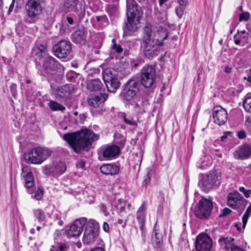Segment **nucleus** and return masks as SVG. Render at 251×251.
<instances>
[{"label":"nucleus","instance_id":"f8f14e48","mask_svg":"<svg viewBox=\"0 0 251 251\" xmlns=\"http://www.w3.org/2000/svg\"><path fill=\"white\" fill-rule=\"evenodd\" d=\"M212 245V240L207 234L201 233L197 236L195 242L197 251H210Z\"/></svg>","mask_w":251,"mask_h":251},{"label":"nucleus","instance_id":"69168bd1","mask_svg":"<svg viewBox=\"0 0 251 251\" xmlns=\"http://www.w3.org/2000/svg\"><path fill=\"white\" fill-rule=\"evenodd\" d=\"M168 0H159L160 5H162L163 3L167 1Z\"/></svg>","mask_w":251,"mask_h":251},{"label":"nucleus","instance_id":"20e7f679","mask_svg":"<svg viewBox=\"0 0 251 251\" xmlns=\"http://www.w3.org/2000/svg\"><path fill=\"white\" fill-rule=\"evenodd\" d=\"M51 152L48 148H34L26 151L25 159L28 163L41 164L51 155Z\"/></svg>","mask_w":251,"mask_h":251},{"label":"nucleus","instance_id":"f03ea898","mask_svg":"<svg viewBox=\"0 0 251 251\" xmlns=\"http://www.w3.org/2000/svg\"><path fill=\"white\" fill-rule=\"evenodd\" d=\"M163 43L158 42L152 34L151 26L146 25L143 29L142 38L141 40V48L145 57L151 59L157 56L160 52V48Z\"/></svg>","mask_w":251,"mask_h":251},{"label":"nucleus","instance_id":"4468645a","mask_svg":"<svg viewBox=\"0 0 251 251\" xmlns=\"http://www.w3.org/2000/svg\"><path fill=\"white\" fill-rule=\"evenodd\" d=\"M64 8L67 12L74 11L79 16L84 14L85 8L83 4V0H66Z\"/></svg>","mask_w":251,"mask_h":251},{"label":"nucleus","instance_id":"0e129e2a","mask_svg":"<svg viewBox=\"0 0 251 251\" xmlns=\"http://www.w3.org/2000/svg\"><path fill=\"white\" fill-rule=\"evenodd\" d=\"M118 65L120 66L121 65L123 66V68L125 69L127 67V64L126 63L124 64L123 62H120Z\"/></svg>","mask_w":251,"mask_h":251},{"label":"nucleus","instance_id":"f704fd0d","mask_svg":"<svg viewBox=\"0 0 251 251\" xmlns=\"http://www.w3.org/2000/svg\"><path fill=\"white\" fill-rule=\"evenodd\" d=\"M124 122L127 125L130 126H136L137 125V121L133 117L128 114L123 116Z\"/></svg>","mask_w":251,"mask_h":251},{"label":"nucleus","instance_id":"9d476101","mask_svg":"<svg viewBox=\"0 0 251 251\" xmlns=\"http://www.w3.org/2000/svg\"><path fill=\"white\" fill-rule=\"evenodd\" d=\"M87 219L81 218L75 220L70 226L66 227V235L68 237L79 236L82 233Z\"/></svg>","mask_w":251,"mask_h":251},{"label":"nucleus","instance_id":"09e8293b","mask_svg":"<svg viewBox=\"0 0 251 251\" xmlns=\"http://www.w3.org/2000/svg\"><path fill=\"white\" fill-rule=\"evenodd\" d=\"M113 49L116 50L117 53H121L123 51V49L120 45H118L114 43L113 45Z\"/></svg>","mask_w":251,"mask_h":251},{"label":"nucleus","instance_id":"13d9d810","mask_svg":"<svg viewBox=\"0 0 251 251\" xmlns=\"http://www.w3.org/2000/svg\"><path fill=\"white\" fill-rule=\"evenodd\" d=\"M14 2H15V0H12V3L10 4V6L9 7L8 11V14H9L13 10V9L14 8Z\"/></svg>","mask_w":251,"mask_h":251},{"label":"nucleus","instance_id":"c756f323","mask_svg":"<svg viewBox=\"0 0 251 251\" xmlns=\"http://www.w3.org/2000/svg\"><path fill=\"white\" fill-rule=\"evenodd\" d=\"M94 61L88 62L85 66V69L88 72L89 76H93L94 75L99 74L100 73V69L97 67H92Z\"/></svg>","mask_w":251,"mask_h":251},{"label":"nucleus","instance_id":"37998d69","mask_svg":"<svg viewBox=\"0 0 251 251\" xmlns=\"http://www.w3.org/2000/svg\"><path fill=\"white\" fill-rule=\"evenodd\" d=\"M151 173H148V174L144 176V180L143 181V185L146 186L151 181Z\"/></svg>","mask_w":251,"mask_h":251},{"label":"nucleus","instance_id":"8fccbe9b","mask_svg":"<svg viewBox=\"0 0 251 251\" xmlns=\"http://www.w3.org/2000/svg\"><path fill=\"white\" fill-rule=\"evenodd\" d=\"M231 212V210L228 208H225L223 210L222 214H221L220 216H226L229 214Z\"/></svg>","mask_w":251,"mask_h":251},{"label":"nucleus","instance_id":"338daca9","mask_svg":"<svg viewBox=\"0 0 251 251\" xmlns=\"http://www.w3.org/2000/svg\"><path fill=\"white\" fill-rule=\"evenodd\" d=\"M128 221V217H127V218L125 220V222H124V224L122 225V227H125L126 226V222H127Z\"/></svg>","mask_w":251,"mask_h":251},{"label":"nucleus","instance_id":"b1692460","mask_svg":"<svg viewBox=\"0 0 251 251\" xmlns=\"http://www.w3.org/2000/svg\"><path fill=\"white\" fill-rule=\"evenodd\" d=\"M72 41L76 44H84L86 40L84 29L82 28L76 30L72 34Z\"/></svg>","mask_w":251,"mask_h":251},{"label":"nucleus","instance_id":"de8ad7c7","mask_svg":"<svg viewBox=\"0 0 251 251\" xmlns=\"http://www.w3.org/2000/svg\"><path fill=\"white\" fill-rule=\"evenodd\" d=\"M35 54L36 56L35 59H36V60L39 59V60H40L42 58H44V59H45V58L47 56H49L48 53L43 54V53H42H42L40 52L39 53H35Z\"/></svg>","mask_w":251,"mask_h":251},{"label":"nucleus","instance_id":"473e14b6","mask_svg":"<svg viewBox=\"0 0 251 251\" xmlns=\"http://www.w3.org/2000/svg\"><path fill=\"white\" fill-rule=\"evenodd\" d=\"M126 205V202L124 201L122 199H119L114 204V206L120 212H123L125 210V207Z\"/></svg>","mask_w":251,"mask_h":251},{"label":"nucleus","instance_id":"7c9ffc66","mask_svg":"<svg viewBox=\"0 0 251 251\" xmlns=\"http://www.w3.org/2000/svg\"><path fill=\"white\" fill-rule=\"evenodd\" d=\"M48 105L52 111H63L65 109L63 105L52 100H50Z\"/></svg>","mask_w":251,"mask_h":251},{"label":"nucleus","instance_id":"a19ab883","mask_svg":"<svg viewBox=\"0 0 251 251\" xmlns=\"http://www.w3.org/2000/svg\"><path fill=\"white\" fill-rule=\"evenodd\" d=\"M50 251H67V250L64 245L57 244L52 246Z\"/></svg>","mask_w":251,"mask_h":251},{"label":"nucleus","instance_id":"c03bdc74","mask_svg":"<svg viewBox=\"0 0 251 251\" xmlns=\"http://www.w3.org/2000/svg\"><path fill=\"white\" fill-rule=\"evenodd\" d=\"M240 191L243 192L246 198H249L251 194V190H246L243 187H241L239 188Z\"/></svg>","mask_w":251,"mask_h":251},{"label":"nucleus","instance_id":"680f3d73","mask_svg":"<svg viewBox=\"0 0 251 251\" xmlns=\"http://www.w3.org/2000/svg\"><path fill=\"white\" fill-rule=\"evenodd\" d=\"M231 68L230 67H229L228 66L226 67L225 69V72L227 74L230 73L231 72Z\"/></svg>","mask_w":251,"mask_h":251},{"label":"nucleus","instance_id":"1a4fd4ad","mask_svg":"<svg viewBox=\"0 0 251 251\" xmlns=\"http://www.w3.org/2000/svg\"><path fill=\"white\" fill-rule=\"evenodd\" d=\"M99 235V227L97 223L94 220H90L84 230L83 241L89 244L95 241Z\"/></svg>","mask_w":251,"mask_h":251},{"label":"nucleus","instance_id":"ea45409f","mask_svg":"<svg viewBox=\"0 0 251 251\" xmlns=\"http://www.w3.org/2000/svg\"><path fill=\"white\" fill-rule=\"evenodd\" d=\"M176 13L178 18H181L184 13H187V7L179 6L176 9Z\"/></svg>","mask_w":251,"mask_h":251},{"label":"nucleus","instance_id":"774afa93","mask_svg":"<svg viewBox=\"0 0 251 251\" xmlns=\"http://www.w3.org/2000/svg\"><path fill=\"white\" fill-rule=\"evenodd\" d=\"M123 223H124V221L122 219H118L117 222V224H120V225L122 224Z\"/></svg>","mask_w":251,"mask_h":251},{"label":"nucleus","instance_id":"58836bf2","mask_svg":"<svg viewBox=\"0 0 251 251\" xmlns=\"http://www.w3.org/2000/svg\"><path fill=\"white\" fill-rule=\"evenodd\" d=\"M118 8L116 5L109 4L107 6V12L109 16H116L118 13Z\"/></svg>","mask_w":251,"mask_h":251},{"label":"nucleus","instance_id":"3c124183","mask_svg":"<svg viewBox=\"0 0 251 251\" xmlns=\"http://www.w3.org/2000/svg\"><path fill=\"white\" fill-rule=\"evenodd\" d=\"M179 4V6L186 7L188 4V2L187 0H177Z\"/></svg>","mask_w":251,"mask_h":251},{"label":"nucleus","instance_id":"ddd939ff","mask_svg":"<svg viewBox=\"0 0 251 251\" xmlns=\"http://www.w3.org/2000/svg\"><path fill=\"white\" fill-rule=\"evenodd\" d=\"M71 44L67 40H61L55 44L53 47L55 55L58 58L66 57L71 50Z\"/></svg>","mask_w":251,"mask_h":251},{"label":"nucleus","instance_id":"a878e982","mask_svg":"<svg viewBox=\"0 0 251 251\" xmlns=\"http://www.w3.org/2000/svg\"><path fill=\"white\" fill-rule=\"evenodd\" d=\"M209 175H205L200 181L199 185L204 191H208L213 187Z\"/></svg>","mask_w":251,"mask_h":251},{"label":"nucleus","instance_id":"aec40b11","mask_svg":"<svg viewBox=\"0 0 251 251\" xmlns=\"http://www.w3.org/2000/svg\"><path fill=\"white\" fill-rule=\"evenodd\" d=\"M251 154V148L248 144L240 146L234 152V156L237 159H245Z\"/></svg>","mask_w":251,"mask_h":251},{"label":"nucleus","instance_id":"6e6d98bb","mask_svg":"<svg viewBox=\"0 0 251 251\" xmlns=\"http://www.w3.org/2000/svg\"><path fill=\"white\" fill-rule=\"evenodd\" d=\"M85 162L84 160H80L77 164V166L82 169L84 168L85 167Z\"/></svg>","mask_w":251,"mask_h":251},{"label":"nucleus","instance_id":"e433bc0d","mask_svg":"<svg viewBox=\"0 0 251 251\" xmlns=\"http://www.w3.org/2000/svg\"><path fill=\"white\" fill-rule=\"evenodd\" d=\"M243 106L246 111L251 113V96H247L245 98Z\"/></svg>","mask_w":251,"mask_h":251},{"label":"nucleus","instance_id":"2eb2a0df","mask_svg":"<svg viewBox=\"0 0 251 251\" xmlns=\"http://www.w3.org/2000/svg\"><path fill=\"white\" fill-rule=\"evenodd\" d=\"M246 200L238 192L230 193L228 196L227 204L234 209H243L245 207Z\"/></svg>","mask_w":251,"mask_h":251},{"label":"nucleus","instance_id":"393cba45","mask_svg":"<svg viewBox=\"0 0 251 251\" xmlns=\"http://www.w3.org/2000/svg\"><path fill=\"white\" fill-rule=\"evenodd\" d=\"M120 152V148L116 145H112L107 147L103 152V156L106 158L115 157Z\"/></svg>","mask_w":251,"mask_h":251},{"label":"nucleus","instance_id":"4be33fe9","mask_svg":"<svg viewBox=\"0 0 251 251\" xmlns=\"http://www.w3.org/2000/svg\"><path fill=\"white\" fill-rule=\"evenodd\" d=\"M43 66L47 71L49 72L58 68L59 64L53 57L49 56L44 59Z\"/></svg>","mask_w":251,"mask_h":251},{"label":"nucleus","instance_id":"a211bd4d","mask_svg":"<svg viewBox=\"0 0 251 251\" xmlns=\"http://www.w3.org/2000/svg\"><path fill=\"white\" fill-rule=\"evenodd\" d=\"M234 239L232 238L221 237L219 239V242L226 251H244L242 249L234 245Z\"/></svg>","mask_w":251,"mask_h":251},{"label":"nucleus","instance_id":"f257e3e1","mask_svg":"<svg viewBox=\"0 0 251 251\" xmlns=\"http://www.w3.org/2000/svg\"><path fill=\"white\" fill-rule=\"evenodd\" d=\"M98 138V135L88 129H82L73 133H66L63 135L64 139L68 142L74 151L77 153L88 151L92 142Z\"/></svg>","mask_w":251,"mask_h":251},{"label":"nucleus","instance_id":"cd10ccee","mask_svg":"<svg viewBox=\"0 0 251 251\" xmlns=\"http://www.w3.org/2000/svg\"><path fill=\"white\" fill-rule=\"evenodd\" d=\"M146 209V205L144 203L140 206L137 211V218L141 225H144L145 221Z\"/></svg>","mask_w":251,"mask_h":251},{"label":"nucleus","instance_id":"5701e85b","mask_svg":"<svg viewBox=\"0 0 251 251\" xmlns=\"http://www.w3.org/2000/svg\"><path fill=\"white\" fill-rule=\"evenodd\" d=\"M101 173L106 175H115L119 172V168L115 165L108 164L101 166L100 168Z\"/></svg>","mask_w":251,"mask_h":251},{"label":"nucleus","instance_id":"bb28decb","mask_svg":"<svg viewBox=\"0 0 251 251\" xmlns=\"http://www.w3.org/2000/svg\"><path fill=\"white\" fill-rule=\"evenodd\" d=\"M154 235L152 236V242L156 247H160V244L162 241V234L159 232V226L156 223L154 226Z\"/></svg>","mask_w":251,"mask_h":251},{"label":"nucleus","instance_id":"c85d7f7f","mask_svg":"<svg viewBox=\"0 0 251 251\" xmlns=\"http://www.w3.org/2000/svg\"><path fill=\"white\" fill-rule=\"evenodd\" d=\"M102 86V83L99 79H95L88 82L87 87L91 91H98L100 90Z\"/></svg>","mask_w":251,"mask_h":251},{"label":"nucleus","instance_id":"bf43d9fd","mask_svg":"<svg viewBox=\"0 0 251 251\" xmlns=\"http://www.w3.org/2000/svg\"><path fill=\"white\" fill-rule=\"evenodd\" d=\"M96 19L98 22L103 21L106 20V17L105 16H97Z\"/></svg>","mask_w":251,"mask_h":251},{"label":"nucleus","instance_id":"4c0bfd02","mask_svg":"<svg viewBox=\"0 0 251 251\" xmlns=\"http://www.w3.org/2000/svg\"><path fill=\"white\" fill-rule=\"evenodd\" d=\"M35 217L39 221L44 222L46 220V216L44 212L41 209H36L34 211Z\"/></svg>","mask_w":251,"mask_h":251},{"label":"nucleus","instance_id":"e2e57ef3","mask_svg":"<svg viewBox=\"0 0 251 251\" xmlns=\"http://www.w3.org/2000/svg\"><path fill=\"white\" fill-rule=\"evenodd\" d=\"M91 251H105L104 250L100 247L96 248L92 250Z\"/></svg>","mask_w":251,"mask_h":251},{"label":"nucleus","instance_id":"423d86ee","mask_svg":"<svg viewBox=\"0 0 251 251\" xmlns=\"http://www.w3.org/2000/svg\"><path fill=\"white\" fill-rule=\"evenodd\" d=\"M117 75L116 71L113 69L107 68L103 71V79L109 92L114 93L119 88L120 82Z\"/></svg>","mask_w":251,"mask_h":251},{"label":"nucleus","instance_id":"2f4dec72","mask_svg":"<svg viewBox=\"0 0 251 251\" xmlns=\"http://www.w3.org/2000/svg\"><path fill=\"white\" fill-rule=\"evenodd\" d=\"M209 177H210V179L211 180V182L212 184V186H217L220 184L221 181V176L220 174L217 173H211L209 175Z\"/></svg>","mask_w":251,"mask_h":251},{"label":"nucleus","instance_id":"603ef678","mask_svg":"<svg viewBox=\"0 0 251 251\" xmlns=\"http://www.w3.org/2000/svg\"><path fill=\"white\" fill-rule=\"evenodd\" d=\"M140 229L142 231L141 236L143 239L145 240L146 237V230L145 229V227L144 225H141Z\"/></svg>","mask_w":251,"mask_h":251},{"label":"nucleus","instance_id":"a18cd8bd","mask_svg":"<svg viewBox=\"0 0 251 251\" xmlns=\"http://www.w3.org/2000/svg\"><path fill=\"white\" fill-rule=\"evenodd\" d=\"M250 18V14L248 12L243 13L240 14L239 17L240 21H247Z\"/></svg>","mask_w":251,"mask_h":251},{"label":"nucleus","instance_id":"7ed1b4c3","mask_svg":"<svg viewBox=\"0 0 251 251\" xmlns=\"http://www.w3.org/2000/svg\"><path fill=\"white\" fill-rule=\"evenodd\" d=\"M126 6L127 22L124 27V35L128 36L138 29L143 12L133 0H127Z\"/></svg>","mask_w":251,"mask_h":251},{"label":"nucleus","instance_id":"79ce46f5","mask_svg":"<svg viewBox=\"0 0 251 251\" xmlns=\"http://www.w3.org/2000/svg\"><path fill=\"white\" fill-rule=\"evenodd\" d=\"M99 207L100 211L104 214L105 216H108L109 215V212L107 211L105 204L101 203L99 205Z\"/></svg>","mask_w":251,"mask_h":251},{"label":"nucleus","instance_id":"5fc2aeb1","mask_svg":"<svg viewBox=\"0 0 251 251\" xmlns=\"http://www.w3.org/2000/svg\"><path fill=\"white\" fill-rule=\"evenodd\" d=\"M102 228L104 231L108 232L109 230V225L107 223L104 222L102 226Z\"/></svg>","mask_w":251,"mask_h":251},{"label":"nucleus","instance_id":"052dcab7","mask_svg":"<svg viewBox=\"0 0 251 251\" xmlns=\"http://www.w3.org/2000/svg\"><path fill=\"white\" fill-rule=\"evenodd\" d=\"M66 19H67V21L68 23L70 25L73 24V23H74V20H73V19L72 18L70 17H67Z\"/></svg>","mask_w":251,"mask_h":251},{"label":"nucleus","instance_id":"864d4df0","mask_svg":"<svg viewBox=\"0 0 251 251\" xmlns=\"http://www.w3.org/2000/svg\"><path fill=\"white\" fill-rule=\"evenodd\" d=\"M238 136L240 139H244L246 137V134L244 131L241 130L238 133Z\"/></svg>","mask_w":251,"mask_h":251},{"label":"nucleus","instance_id":"f3484780","mask_svg":"<svg viewBox=\"0 0 251 251\" xmlns=\"http://www.w3.org/2000/svg\"><path fill=\"white\" fill-rule=\"evenodd\" d=\"M21 177L24 181L25 186L27 189H29L33 187L34 178L30 167L25 166L22 168Z\"/></svg>","mask_w":251,"mask_h":251},{"label":"nucleus","instance_id":"dca6fc26","mask_svg":"<svg viewBox=\"0 0 251 251\" xmlns=\"http://www.w3.org/2000/svg\"><path fill=\"white\" fill-rule=\"evenodd\" d=\"M212 115L214 122L219 126L224 125L227 121V111L221 106L218 105L213 108Z\"/></svg>","mask_w":251,"mask_h":251},{"label":"nucleus","instance_id":"4d7b16f0","mask_svg":"<svg viewBox=\"0 0 251 251\" xmlns=\"http://www.w3.org/2000/svg\"><path fill=\"white\" fill-rule=\"evenodd\" d=\"M246 125L250 129H251V118H249L246 120Z\"/></svg>","mask_w":251,"mask_h":251},{"label":"nucleus","instance_id":"412c9836","mask_svg":"<svg viewBox=\"0 0 251 251\" xmlns=\"http://www.w3.org/2000/svg\"><path fill=\"white\" fill-rule=\"evenodd\" d=\"M107 98V94L100 93L90 98L88 100V103L91 106L94 108L101 107Z\"/></svg>","mask_w":251,"mask_h":251},{"label":"nucleus","instance_id":"9b49d317","mask_svg":"<svg viewBox=\"0 0 251 251\" xmlns=\"http://www.w3.org/2000/svg\"><path fill=\"white\" fill-rule=\"evenodd\" d=\"M44 0H29L26 4V11L30 18H35L41 14Z\"/></svg>","mask_w":251,"mask_h":251},{"label":"nucleus","instance_id":"6e6552de","mask_svg":"<svg viewBox=\"0 0 251 251\" xmlns=\"http://www.w3.org/2000/svg\"><path fill=\"white\" fill-rule=\"evenodd\" d=\"M155 79V70L152 66L146 65L141 70V81L146 88H150L154 83Z\"/></svg>","mask_w":251,"mask_h":251},{"label":"nucleus","instance_id":"6ab92c4d","mask_svg":"<svg viewBox=\"0 0 251 251\" xmlns=\"http://www.w3.org/2000/svg\"><path fill=\"white\" fill-rule=\"evenodd\" d=\"M74 89L73 85L66 84L56 89L55 94L60 98L67 99L71 96Z\"/></svg>","mask_w":251,"mask_h":251},{"label":"nucleus","instance_id":"72a5a7b5","mask_svg":"<svg viewBox=\"0 0 251 251\" xmlns=\"http://www.w3.org/2000/svg\"><path fill=\"white\" fill-rule=\"evenodd\" d=\"M40 52H42L43 54L48 53V49L46 45L38 44L33 49V53H39Z\"/></svg>","mask_w":251,"mask_h":251},{"label":"nucleus","instance_id":"0eeeda50","mask_svg":"<svg viewBox=\"0 0 251 251\" xmlns=\"http://www.w3.org/2000/svg\"><path fill=\"white\" fill-rule=\"evenodd\" d=\"M139 84L135 80L131 79L126 84L125 87L121 93L123 99L130 101L135 99L139 93Z\"/></svg>","mask_w":251,"mask_h":251},{"label":"nucleus","instance_id":"39448f33","mask_svg":"<svg viewBox=\"0 0 251 251\" xmlns=\"http://www.w3.org/2000/svg\"><path fill=\"white\" fill-rule=\"evenodd\" d=\"M212 207V201L203 198L195 206L194 210V215L199 219H207L211 213Z\"/></svg>","mask_w":251,"mask_h":251},{"label":"nucleus","instance_id":"49530a36","mask_svg":"<svg viewBox=\"0 0 251 251\" xmlns=\"http://www.w3.org/2000/svg\"><path fill=\"white\" fill-rule=\"evenodd\" d=\"M43 197V191L41 189H38V190L36 192L35 195H34V198L37 200H41Z\"/></svg>","mask_w":251,"mask_h":251},{"label":"nucleus","instance_id":"c9c22d12","mask_svg":"<svg viewBox=\"0 0 251 251\" xmlns=\"http://www.w3.org/2000/svg\"><path fill=\"white\" fill-rule=\"evenodd\" d=\"M251 214V204L247 208L242 217L243 228H244L247 223L248 220Z\"/></svg>","mask_w":251,"mask_h":251}]
</instances>
